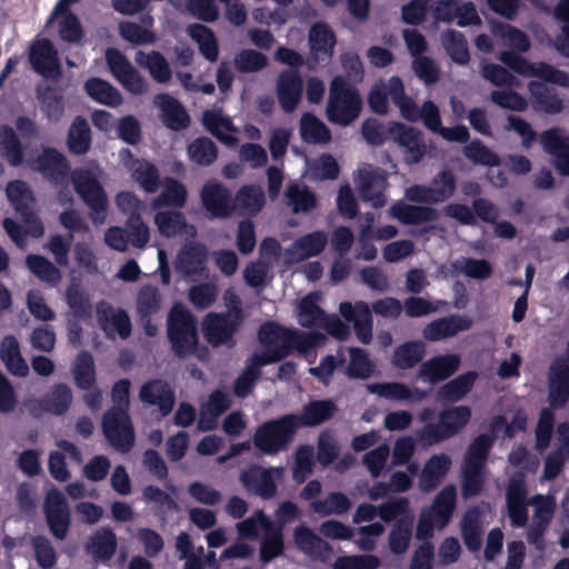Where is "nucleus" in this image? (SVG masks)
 I'll list each match as a JSON object with an SVG mask.
<instances>
[{"label": "nucleus", "instance_id": "1", "mask_svg": "<svg viewBox=\"0 0 569 569\" xmlns=\"http://www.w3.org/2000/svg\"><path fill=\"white\" fill-rule=\"evenodd\" d=\"M359 90L342 76H336L329 87L326 116L329 122L341 127L350 126L362 110Z\"/></svg>", "mask_w": 569, "mask_h": 569}, {"label": "nucleus", "instance_id": "2", "mask_svg": "<svg viewBox=\"0 0 569 569\" xmlns=\"http://www.w3.org/2000/svg\"><path fill=\"white\" fill-rule=\"evenodd\" d=\"M298 431L293 413H286L260 423L252 436V445L264 456H277L289 449Z\"/></svg>", "mask_w": 569, "mask_h": 569}, {"label": "nucleus", "instance_id": "3", "mask_svg": "<svg viewBox=\"0 0 569 569\" xmlns=\"http://www.w3.org/2000/svg\"><path fill=\"white\" fill-rule=\"evenodd\" d=\"M317 335L299 332L286 328L274 321L263 322L258 330V339L266 348L263 352H276L281 360L287 358L295 349L305 351L313 347Z\"/></svg>", "mask_w": 569, "mask_h": 569}, {"label": "nucleus", "instance_id": "4", "mask_svg": "<svg viewBox=\"0 0 569 569\" xmlns=\"http://www.w3.org/2000/svg\"><path fill=\"white\" fill-rule=\"evenodd\" d=\"M167 336L173 355L180 359L196 352L198 330L194 316L184 306L176 303L167 320Z\"/></svg>", "mask_w": 569, "mask_h": 569}, {"label": "nucleus", "instance_id": "5", "mask_svg": "<svg viewBox=\"0 0 569 569\" xmlns=\"http://www.w3.org/2000/svg\"><path fill=\"white\" fill-rule=\"evenodd\" d=\"M244 321V312L239 299L234 296L233 303L224 312H210L203 319V337L212 347L237 345L236 333Z\"/></svg>", "mask_w": 569, "mask_h": 569}, {"label": "nucleus", "instance_id": "6", "mask_svg": "<svg viewBox=\"0 0 569 569\" xmlns=\"http://www.w3.org/2000/svg\"><path fill=\"white\" fill-rule=\"evenodd\" d=\"M471 419V409L468 406H458L445 409L439 413L438 423H427L418 432L423 446H432L452 438L465 428Z\"/></svg>", "mask_w": 569, "mask_h": 569}, {"label": "nucleus", "instance_id": "7", "mask_svg": "<svg viewBox=\"0 0 569 569\" xmlns=\"http://www.w3.org/2000/svg\"><path fill=\"white\" fill-rule=\"evenodd\" d=\"M71 182L76 193L90 209L94 221L103 220L108 208V194L97 174L84 168H76L71 172Z\"/></svg>", "mask_w": 569, "mask_h": 569}, {"label": "nucleus", "instance_id": "8", "mask_svg": "<svg viewBox=\"0 0 569 569\" xmlns=\"http://www.w3.org/2000/svg\"><path fill=\"white\" fill-rule=\"evenodd\" d=\"M457 190V176L451 169H442L433 176L429 184H413L406 190L411 202L439 204L449 200Z\"/></svg>", "mask_w": 569, "mask_h": 569}, {"label": "nucleus", "instance_id": "9", "mask_svg": "<svg viewBox=\"0 0 569 569\" xmlns=\"http://www.w3.org/2000/svg\"><path fill=\"white\" fill-rule=\"evenodd\" d=\"M101 428L109 443L119 452L128 453L134 446V429L126 408H109Z\"/></svg>", "mask_w": 569, "mask_h": 569}, {"label": "nucleus", "instance_id": "10", "mask_svg": "<svg viewBox=\"0 0 569 569\" xmlns=\"http://www.w3.org/2000/svg\"><path fill=\"white\" fill-rule=\"evenodd\" d=\"M6 194L10 204L21 217L22 221L26 224H30L31 237H42L44 226L32 209L36 199L28 183L23 180L9 181L6 187Z\"/></svg>", "mask_w": 569, "mask_h": 569}, {"label": "nucleus", "instance_id": "11", "mask_svg": "<svg viewBox=\"0 0 569 569\" xmlns=\"http://www.w3.org/2000/svg\"><path fill=\"white\" fill-rule=\"evenodd\" d=\"M43 513L51 535L57 540H64L71 526V511L67 498L58 489L48 491Z\"/></svg>", "mask_w": 569, "mask_h": 569}, {"label": "nucleus", "instance_id": "12", "mask_svg": "<svg viewBox=\"0 0 569 569\" xmlns=\"http://www.w3.org/2000/svg\"><path fill=\"white\" fill-rule=\"evenodd\" d=\"M390 138L402 149L403 159L408 164L420 162L427 152L423 132L402 122H390Z\"/></svg>", "mask_w": 569, "mask_h": 569}, {"label": "nucleus", "instance_id": "13", "mask_svg": "<svg viewBox=\"0 0 569 569\" xmlns=\"http://www.w3.org/2000/svg\"><path fill=\"white\" fill-rule=\"evenodd\" d=\"M106 61L112 76L127 91L133 94H142L147 91L148 83L144 78L119 49L108 48Z\"/></svg>", "mask_w": 569, "mask_h": 569}, {"label": "nucleus", "instance_id": "14", "mask_svg": "<svg viewBox=\"0 0 569 569\" xmlns=\"http://www.w3.org/2000/svg\"><path fill=\"white\" fill-rule=\"evenodd\" d=\"M203 209L212 219H224L232 216L236 202L231 191L219 181H208L200 190Z\"/></svg>", "mask_w": 569, "mask_h": 569}, {"label": "nucleus", "instance_id": "15", "mask_svg": "<svg viewBox=\"0 0 569 569\" xmlns=\"http://www.w3.org/2000/svg\"><path fill=\"white\" fill-rule=\"evenodd\" d=\"M29 62L33 71L46 79L56 80L62 74L58 51L47 38L32 42L29 49Z\"/></svg>", "mask_w": 569, "mask_h": 569}, {"label": "nucleus", "instance_id": "16", "mask_svg": "<svg viewBox=\"0 0 569 569\" xmlns=\"http://www.w3.org/2000/svg\"><path fill=\"white\" fill-rule=\"evenodd\" d=\"M273 475L280 477L282 475L281 467L264 468L259 465H251L240 472V482L250 493L261 497L262 499H271L277 493V483Z\"/></svg>", "mask_w": 569, "mask_h": 569}, {"label": "nucleus", "instance_id": "17", "mask_svg": "<svg viewBox=\"0 0 569 569\" xmlns=\"http://www.w3.org/2000/svg\"><path fill=\"white\" fill-rule=\"evenodd\" d=\"M569 400V355L558 356L548 375V401L552 409L563 408Z\"/></svg>", "mask_w": 569, "mask_h": 569}, {"label": "nucleus", "instance_id": "18", "mask_svg": "<svg viewBox=\"0 0 569 569\" xmlns=\"http://www.w3.org/2000/svg\"><path fill=\"white\" fill-rule=\"evenodd\" d=\"M276 93L279 106L286 113L293 112L303 93V79L299 70L284 69L277 79Z\"/></svg>", "mask_w": 569, "mask_h": 569}, {"label": "nucleus", "instance_id": "19", "mask_svg": "<svg viewBox=\"0 0 569 569\" xmlns=\"http://www.w3.org/2000/svg\"><path fill=\"white\" fill-rule=\"evenodd\" d=\"M34 169L53 184H62L72 172L66 156L52 147L44 148L37 157Z\"/></svg>", "mask_w": 569, "mask_h": 569}, {"label": "nucleus", "instance_id": "20", "mask_svg": "<svg viewBox=\"0 0 569 569\" xmlns=\"http://www.w3.org/2000/svg\"><path fill=\"white\" fill-rule=\"evenodd\" d=\"M461 359L456 353L433 356L421 362L417 379L431 385L450 378L460 367Z\"/></svg>", "mask_w": 569, "mask_h": 569}, {"label": "nucleus", "instance_id": "21", "mask_svg": "<svg viewBox=\"0 0 569 569\" xmlns=\"http://www.w3.org/2000/svg\"><path fill=\"white\" fill-rule=\"evenodd\" d=\"M339 312L346 321L353 323L357 339L369 345L372 340V315L368 303L357 301L355 305L345 301L339 306Z\"/></svg>", "mask_w": 569, "mask_h": 569}, {"label": "nucleus", "instance_id": "22", "mask_svg": "<svg viewBox=\"0 0 569 569\" xmlns=\"http://www.w3.org/2000/svg\"><path fill=\"white\" fill-rule=\"evenodd\" d=\"M96 312L99 327L107 336H112L117 332L121 339L130 337L132 326L129 315L124 309L118 308L114 310L111 305L101 300L97 303Z\"/></svg>", "mask_w": 569, "mask_h": 569}, {"label": "nucleus", "instance_id": "23", "mask_svg": "<svg viewBox=\"0 0 569 569\" xmlns=\"http://www.w3.org/2000/svg\"><path fill=\"white\" fill-rule=\"evenodd\" d=\"M527 489L522 475L510 478L506 502L508 508V517L513 527L521 528L528 522V510L526 505Z\"/></svg>", "mask_w": 569, "mask_h": 569}, {"label": "nucleus", "instance_id": "24", "mask_svg": "<svg viewBox=\"0 0 569 569\" xmlns=\"http://www.w3.org/2000/svg\"><path fill=\"white\" fill-rule=\"evenodd\" d=\"M338 411V406L331 399H316L305 403L299 413H293V419L298 429L312 428L329 421Z\"/></svg>", "mask_w": 569, "mask_h": 569}, {"label": "nucleus", "instance_id": "25", "mask_svg": "<svg viewBox=\"0 0 569 569\" xmlns=\"http://www.w3.org/2000/svg\"><path fill=\"white\" fill-rule=\"evenodd\" d=\"M260 528L264 531V537L260 545V560L268 563L282 555L284 549L282 527L272 522L262 510L257 511Z\"/></svg>", "mask_w": 569, "mask_h": 569}, {"label": "nucleus", "instance_id": "26", "mask_svg": "<svg viewBox=\"0 0 569 569\" xmlns=\"http://www.w3.org/2000/svg\"><path fill=\"white\" fill-rule=\"evenodd\" d=\"M139 398L150 406H158L161 416H168L174 407V393L167 381L151 379L144 382L140 389Z\"/></svg>", "mask_w": 569, "mask_h": 569}, {"label": "nucleus", "instance_id": "27", "mask_svg": "<svg viewBox=\"0 0 569 569\" xmlns=\"http://www.w3.org/2000/svg\"><path fill=\"white\" fill-rule=\"evenodd\" d=\"M156 103L160 109L163 124L172 131H181L190 126V116L182 103L168 93L156 97Z\"/></svg>", "mask_w": 569, "mask_h": 569}, {"label": "nucleus", "instance_id": "28", "mask_svg": "<svg viewBox=\"0 0 569 569\" xmlns=\"http://www.w3.org/2000/svg\"><path fill=\"white\" fill-rule=\"evenodd\" d=\"M386 187L387 177L385 173L375 170L360 171L358 177L360 197L362 200L371 202L373 208L379 209L387 203Z\"/></svg>", "mask_w": 569, "mask_h": 569}, {"label": "nucleus", "instance_id": "29", "mask_svg": "<svg viewBox=\"0 0 569 569\" xmlns=\"http://www.w3.org/2000/svg\"><path fill=\"white\" fill-rule=\"evenodd\" d=\"M451 467V459L446 453L431 456L425 463L419 477V489L429 493L435 491L447 476Z\"/></svg>", "mask_w": 569, "mask_h": 569}, {"label": "nucleus", "instance_id": "30", "mask_svg": "<svg viewBox=\"0 0 569 569\" xmlns=\"http://www.w3.org/2000/svg\"><path fill=\"white\" fill-rule=\"evenodd\" d=\"M390 214L406 226H418L439 219V211L428 206L396 202L390 207Z\"/></svg>", "mask_w": 569, "mask_h": 569}, {"label": "nucleus", "instance_id": "31", "mask_svg": "<svg viewBox=\"0 0 569 569\" xmlns=\"http://www.w3.org/2000/svg\"><path fill=\"white\" fill-rule=\"evenodd\" d=\"M471 321L462 316H449L431 321L423 329V337L428 341H439L468 330Z\"/></svg>", "mask_w": 569, "mask_h": 569}, {"label": "nucleus", "instance_id": "32", "mask_svg": "<svg viewBox=\"0 0 569 569\" xmlns=\"http://www.w3.org/2000/svg\"><path fill=\"white\" fill-rule=\"evenodd\" d=\"M457 501V489L453 485H447L435 497L427 512L436 520L438 529H443L450 522Z\"/></svg>", "mask_w": 569, "mask_h": 569}, {"label": "nucleus", "instance_id": "33", "mask_svg": "<svg viewBox=\"0 0 569 569\" xmlns=\"http://www.w3.org/2000/svg\"><path fill=\"white\" fill-rule=\"evenodd\" d=\"M202 123L204 128L214 136L220 142L227 146L237 143V138L227 132H236L232 120L223 116L222 109L206 110L202 114Z\"/></svg>", "mask_w": 569, "mask_h": 569}, {"label": "nucleus", "instance_id": "34", "mask_svg": "<svg viewBox=\"0 0 569 569\" xmlns=\"http://www.w3.org/2000/svg\"><path fill=\"white\" fill-rule=\"evenodd\" d=\"M117 537L109 527L98 529L86 545L87 552L97 561H109L117 551Z\"/></svg>", "mask_w": 569, "mask_h": 569}, {"label": "nucleus", "instance_id": "35", "mask_svg": "<svg viewBox=\"0 0 569 569\" xmlns=\"http://www.w3.org/2000/svg\"><path fill=\"white\" fill-rule=\"evenodd\" d=\"M529 91L535 110L549 114H556L563 110V101L555 88L540 81H530Z\"/></svg>", "mask_w": 569, "mask_h": 569}, {"label": "nucleus", "instance_id": "36", "mask_svg": "<svg viewBox=\"0 0 569 569\" xmlns=\"http://www.w3.org/2000/svg\"><path fill=\"white\" fill-rule=\"evenodd\" d=\"M0 359L6 365L8 371L19 378H24L29 373V366L21 355L18 339L12 336H6L0 343Z\"/></svg>", "mask_w": 569, "mask_h": 569}, {"label": "nucleus", "instance_id": "37", "mask_svg": "<svg viewBox=\"0 0 569 569\" xmlns=\"http://www.w3.org/2000/svg\"><path fill=\"white\" fill-rule=\"evenodd\" d=\"M500 60L505 63L510 70L513 72L523 76V77H538L542 80L550 82L551 79L547 76V71L549 68H555L553 66L539 62L537 66L531 63L528 59L520 56L513 51H503L500 54Z\"/></svg>", "mask_w": 569, "mask_h": 569}, {"label": "nucleus", "instance_id": "38", "mask_svg": "<svg viewBox=\"0 0 569 569\" xmlns=\"http://www.w3.org/2000/svg\"><path fill=\"white\" fill-rule=\"evenodd\" d=\"M92 143L91 129L87 119L77 116L69 127L67 136V148L74 156L86 154Z\"/></svg>", "mask_w": 569, "mask_h": 569}, {"label": "nucleus", "instance_id": "39", "mask_svg": "<svg viewBox=\"0 0 569 569\" xmlns=\"http://www.w3.org/2000/svg\"><path fill=\"white\" fill-rule=\"evenodd\" d=\"M477 378L478 373L472 370L457 376L439 388L437 400L441 402H458L470 392Z\"/></svg>", "mask_w": 569, "mask_h": 569}, {"label": "nucleus", "instance_id": "40", "mask_svg": "<svg viewBox=\"0 0 569 569\" xmlns=\"http://www.w3.org/2000/svg\"><path fill=\"white\" fill-rule=\"evenodd\" d=\"M131 171L133 180L147 193H154L161 186L159 169L144 159H132V163H126Z\"/></svg>", "mask_w": 569, "mask_h": 569}, {"label": "nucleus", "instance_id": "41", "mask_svg": "<svg viewBox=\"0 0 569 569\" xmlns=\"http://www.w3.org/2000/svg\"><path fill=\"white\" fill-rule=\"evenodd\" d=\"M72 391L66 383H54L40 400L42 411L54 416L64 415L72 403Z\"/></svg>", "mask_w": 569, "mask_h": 569}, {"label": "nucleus", "instance_id": "42", "mask_svg": "<svg viewBox=\"0 0 569 569\" xmlns=\"http://www.w3.org/2000/svg\"><path fill=\"white\" fill-rule=\"evenodd\" d=\"M390 99L399 109L403 119L411 122L420 119V108L415 100L406 93L405 83L399 76L390 77Z\"/></svg>", "mask_w": 569, "mask_h": 569}, {"label": "nucleus", "instance_id": "43", "mask_svg": "<svg viewBox=\"0 0 569 569\" xmlns=\"http://www.w3.org/2000/svg\"><path fill=\"white\" fill-rule=\"evenodd\" d=\"M84 90L92 100L111 108L119 107L123 101L120 91L101 78H89L84 82Z\"/></svg>", "mask_w": 569, "mask_h": 569}, {"label": "nucleus", "instance_id": "44", "mask_svg": "<svg viewBox=\"0 0 569 569\" xmlns=\"http://www.w3.org/2000/svg\"><path fill=\"white\" fill-rule=\"evenodd\" d=\"M415 517L406 515L397 519L388 535V546L393 555L407 552L413 531Z\"/></svg>", "mask_w": 569, "mask_h": 569}, {"label": "nucleus", "instance_id": "45", "mask_svg": "<svg viewBox=\"0 0 569 569\" xmlns=\"http://www.w3.org/2000/svg\"><path fill=\"white\" fill-rule=\"evenodd\" d=\"M425 356L426 345L420 340H410L395 349L391 363L400 370H409L419 365Z\"/></svg>", "mask_w": 569, "mask_h": 569}, {"label": "nucleus", "instance_id": "46", "mask_svg": "<svg viewBox=\"0 0 569 569\" xmlns=\"http://www.w3.org/2000/svg\"><path fill=\"white\" fill-rule=\"evenodd\" d=\"M162 191L153 199V207L183 208L187 203L188 191L186 186L173 177H166L161 181Z\"/></svg>", "mask_w": 569, "mask_h": 569}, {"label": "nucleus", "instance_id": "47", "mask_svg": "<svg viewBox=\"0 0 569 569\" xmlns=\"http://www.w3.org/2000/svg\"><path fill=\"white\" fill-rule=\"evenodd\" d=\"M300 137L307 143L326 144L331 141V131L313 113L305 112L300 119Z\"/></svg>", "mask_w": 569, "mask_h": 569}, {"label": "nucleus", "instance_id": "48", "mask_svg": "<svg viewBox=\"0 0 569 569\" xmlns=\"http://www.w3.org/2000/svg\"><path fill=\"white\" fill-rule=\"evenodd\" d=\"M136 62L140 67L148 69L153 80L159 83H166L171 79L170 66L159 51H151L150 53L138 51L136 53Z\"/></svg>", "mask_w": 569, "mask_h": 569}, {"label": "nucleus", "instance_id": "49", "mask_svg": "<svg viewBox=\"0 0 569 569\" xmlns=\"http://www.w3.org/2000/svg\"><path fill=\"white\" fill-rule=\"evenodd\" d=\"M76 386L81 390H90L96 386V366L89 351H80L72 368Z\"/></svg>", "mask_w": 569, "mask_h": 569}, {"label": "nucleus", "instance_id": "50", "mask_svg": "<svg viewBox=\"0 0 569 569\" xmlns=\"http://www.w3.org/2000/svg\"><path fill=\"white\" fill-rule=\"evenodd\" d=\"M0 150L2 157L11 167H19L24 159L23 146L10 126H2L0 130Z\"/></svg>", "mask_w": 569, "mask_h": 569}, {"label": "nucleus", "instance_id": "51", "mask_svg": "<svg viewBox=\"0 0 569 569\" xmlns=\"http://www.w3.org/2000/svg\"><path fill=\"white\" fill-rule=\"evenodd\" d=\"M189 36L198 42L200 53L210 62L219 56V44L213 31L204 24L193 23L188 27Z\"/></svg>", "mask_w": 569, "mask_h": 569}, {"label": "nucleus", "instance_id": "52", "mask_svg": "<svg viewBox=\"0 0 569 569\" xmlns=\"http://www.w3.org/2000/svg\"><path fill=\"white\" fill-rule=\"evenodd\" d=\"M328 243V236L325 231H312L298 238L292 248L298 260H306L319 256Z\"/></svg>", "mask_w": 569, "mask_h": 569}, {"label": "nucleus", "instance_id": "53", "mask_svg": "<svg viewBox=\"0 0 569 569\" xmlns=\"http://www.w3.org/2000/svg\"><path fill=\"white\" fill-rule=\"evenodd\" d=\"M189 159L201 167L211 166L218 158L217 144L208 137L196 138L187 147Z\"/></svg>", "mask_w": 569, "mask_h": 569}, {"label": "nucleus", "instance_id": "54", "mask_svg": "<svg viewBox=\"0 0 569 569\" xmlns=\"http://www.w3.org/2000/svg\"><path fill=\"white\" fill-rule=\"evenodd\" d=\"M442 46L451 60L460 66L470 61L468 42L465 34L457 30H448L442 34Z\"/></svg>", "mask_w": 569, "mask_h": 569}, {"label": "nucleus", "instance_id": "55", "mask_svg": "<svg viewBox=\"0 0 569 569\" xmlns=\"http://www.w3.org/2000/svg\"><path fill=\"white\" fill-rule=\"evenodd\" d=\"M310 49L316 56L331 57L336 44V36L326 23H316L309 32Z\"/></svg>", "mask_w": 569, "mask_h": 569}, {"label": "nucleus", "instance_id": "56", "mask_svg": "<svg viewBox=\"0 0 569 569\" xmlns=\"http://www.w3.org/2000/svg\"><path fill=\"white\" fill-rule=\"evenodd\" d=\"M539 141L543 151L551 156L553 161L569 151V136L563 128L552 127L542 131Z\"/></svg>", "mask_w": 569, "mask_h": 569}, {"label": "nucleus", "instance_id": "57", "mask_svg": "<svg viewBox=\"0 0 569 569\" xmlns=\"http://www.w3.org/2000/svg\"><path fill=\"white\" fill-rule=\"evenodd\" d=\"M66 300L73 316L81 320H89L92 317V303L89 295L80 283L71 282L66 290Z\"/></svg>", "mask_w": 569, "mask_h": 569}, {"label": "nucleus", "instance_id": "58", "mask_svg": "<svg viewBox=\"0 0 569 569\" xmlns=\"http://www.w3.org/2000/svg\"><path fill=\"white\" fill-rule=\"evenodd\" d=\"M203 251L193 244L180 250L176 260V270L184 276H192L203 270Z\"/></svg>", "mask_w": 569, "mask_h": 569}, {"label": "nucleus", "instance_id": "59", "mask_svg": "<svg viewBox=\"0 0 569 569\" xmlns=\"http://www.w3.org/2000/svg\"><path fill=\"white\" fill-rule=\"evenodd\" d=\"M493 443V436L488 433L478 435L468 446L462 463L486 467Z\"/></svg>", "mask_w": 569, "mask_h": 569}, {"label": "nucleus", "instance_id": "60", "mask_svg": "<svg viewBox=\"0 0 569 569\" xmlns=\"http://www.w3.org/2000/svg\"><path fill=\"white\" fill-rule=\"evenodd\" d=\"M486 467L462 463L461 493L463 498L478 496L483 490Z\"/></svg>", "mask_w": 569, "mask_h": 569}, {"label": "nucleus", "instance_id": "61", "mask_svg": "<svg viewBox=\"0 0 569 569\" xmlns=\"http://www.w3.org/2000/svg\"><path fill=\"white\" fill-rule=\"evenodd\" d=\"M26 263L29 270L42 281L57 284L61 279L60 270L43 256L28 254Z\"/></svg>", "mask_w": 569, "mask_h": 569}, {"label": "nucleus", "instance_id": "62", "mask_svg": "<svg viewBox=\"0 0 569 569\" xmlns=\"http://www.w3.org/2000/svg\"><path fill=\"white\" fill-rule=\"evenodd\" d=\"M286 196L288 198V204L291 206L295 213L308 212L316 208L317 198L308 187H300L297 183L288 186Z\"/></svg>", "mask_w": 569, "mask_h": 569}, {"label": "nucleus", "instance_id": "63", "mask_svg": "<svg viewBox=\"0 0 569 569\" xmlns=\"http://www.w3.org/2000/svg\"><path fill=\"white\" fill-rule=\"evenodd\" d=\"M326 315L312 295H308L300 300L299 323L303 328H319Z\"/></svg>", "mask_w": 569, "mask_h": 569}, {"label": "nucleus", "instance_id": "64", "mask_svg": "<svg viewBox=\"0 0 569 569\" xmlns=\"http://www.w3.org/2000/svg\"><path fill=\"white\" fill-rule=\"evenodd\" d=\"M159 232L168 238L184 231L187 220L181 211H160L154 217Z\"/></svg>", "mask_w": 569, "mask_h": 569}]
</instances>
